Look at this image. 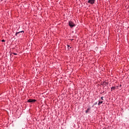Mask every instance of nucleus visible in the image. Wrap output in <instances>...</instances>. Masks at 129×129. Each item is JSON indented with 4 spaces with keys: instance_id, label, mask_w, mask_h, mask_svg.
<instances>
[{
    "instance_id": "4",
    "label": "nucleus",
    "mask_w": 129,
    "mask_h": 129,
    "mask_svg": "<svg viewBox=\"0 0 129 129\" xmlns=\"http://www.w3.org/2000/svg\"><path fill=\"white\" fill-rule=\"evenodd\" d=\"M88 3L91 5H93L95 3V0H88Z\"/></svg>"
},
{
    "instance_id": "10",
    "label": "nucleus",
    "mask_w": 129,
    "mask_h": 129,
    "mask_svg": "<svg viewBox=\"0 0 129 129\" xmlns=\"http://www.w3.org/2000/svg\"><path fill=\"white\" fill-rule=\"evenodd\" d=\"M96 104H97V102H95V103H94V105H96Z\"/></svg>"
},
{
    "instance_id": "15",
    "label": "nucleus",
    "mask_w": 129,
    "mask_h": 129,
    "mask_svg": "<svg viewBox=\"0 0 129 129\" xmlns=\"http://www.w3.org/2000/svg\"><path fill=\"white\" fill-rule=\"evenodd\" d=\"M94 106V105H93L92 106V107H93Z\"/></svg>"
},
{
    "instance_id": "1",
    "label": "nucleus",
    "mask_w": 129,
    "mask_h": 129,
    "mask_svg": "<svg viewBox=\"0 0 129 129\" xmlns=\"http://www.w3.org/2000/svg\"><path fill=\"white\" fill-rule=\"evenodd\" d=\"M24 33H25V31H19V32H16L15 33V36H16V37H20V36L23 35V34H24Z\"/></svg>"
},
{
    "instance_id": "13",
    "label": "nucleus",
    "mask_w": 129,
    "mask_h": 129,
    "mask_svg": "<svg viewBox=\"0 0 129 129\" xmlns=\"http://www.w3.org/2000/svg\"><path fill=\"white\" fill-rule=\"evenodd\" d=\"M10 57H12V53L10 54Z\"/></svg>"
},
{
    "instance_id": "2",
    "label": "nucleus",
    "mask_w": 129,
    "mask_h": 129,
    "mask_svg": "<svg viewBox=\"0 0 129 129\" xmlns=\"http://www.w3.org/2000/svg\"><path fill=\"white\" fill-rule=\"evenodd\" d=\"M69 25L70 26V27L71 28H73V27H75V24H74V23H73V22L72 21H69Z\"/></svg>"
},
{
    "instance_id": "8",
    "label": "nucleus",
    "mask_w": 129,
    "mask_h": 129,
    "mask_svg": "<svg viewBox=\"0 0 129 129\" xmlns=\"http://www.w3.org/2000/svg\"><path fill=\"white\" fill-rule=\"evenodd\" d=\"M70 48H71V47H70L69 45H68V49H70Z\"/></svg>"
},
{
    "instance_id": "5",
    "label": "nucleus",
    "mask_w": 129,
    "mask_h": 129,
    "mask_svg": "<svg viewBox=\"0 0 129 129\" xmlns=\"http://www.w3.org/2000/svg\"><path fill=\"white\" fill-rule=\"evenodd\" d=\"M91 110V107H89L85 111L86 113H89Z\"/></svg>"
},
{
    "instance_id": "11",
    "label": "nucleus",
    "mask_w": 129,
    "mask_h": 129,
    "mask_svg": "<svg viewBox=\"0 0 129 129\" xmlns=\"http://www.w3.org/2000/svg\"><path fill=\"white\" fill-rule=\"evenodd\" d=\"M13 54L14 55H18V54H17L16 53H15V52H13Z\"/></svg>"
},
{
    "instance_id": "3",
    "label": "nucleus",
    "mask_w": 129,
    "mask_h": 129,
    "mask_svg": "<svg viewBox=\"0 0 129 129\" xmlns=\"http://www.w3.org/2000/svg\"><path fill=\"white\" fill-rule=\"evenodd\" d=\"M36 101H37V100L36 99H29L27 100V102H28L29 103H31L32 102H36Z\"/></svg>"
},
{
    "instance_id": "6",
    "label": "nucleus",
    "mask_w": 129,
    "mask_h": 129,
    "mask_svg": "<svg viewBox=\"0 0 129 129\" xmlns=\"http://www.w3.org/2000/svg\"><path fill=\"white\" fill-rule=\"evenodd\" d=\"M102 103H103V101H100V99L99 100H98V105H100L101 104H102Z\"/></svg>"
},
{
    "instance_id": "16",
    "label": "nucleus",
    "mask_w": 129,
    "mask_h": 129,
    "mask_svg": "<svg viewBox=\"0 0 129 129\" xmlns=\"http://www.w3.org/2000/svg\"><path fill=\"white\" fill-rule=\"evenodd\" d=\"M117 88H118V86H117Z\"/></svg>"
},
{
    "instance_id": "12",
    "label": "nucleus",
    "mask_w": 129,
    "mask_h": 129,
    "mask_svg": "<svg viewBox=\"0 0 129 129\" xmlns=\"http://www.w3.org/2000/svg\"><path fill=\"white\" fill-rule=\"evenodd\" d=\"M101 100H103V97H101Z\"/></svg>"
},
{
    "instance_id": "9",
    "label": "nucleus",
    "mask_w": 129,
    "mask_h": 129,
    "mask_svg": "<svg viewBox=\"0 0 129 129\" xmlns=\"http://www.w3.org/2000/svg\"><path fill=\"white\" fill-rule=\"evenodd\" d=\"M1 42H6V40H5V39H3L1 40Z\"/></svg>"
},
{
    "instance_id": "7",
    "label": "nucleus",
    "mask_w": 129,
    "mask_h": 129,
    "mask_svg": "<svg viewBox=\"0 0 129 129\" xmlns=\"http://www.w3.org/2000/svg\"><path fill=\"white\" fill-rule=\"evenodd\" d=\"M111 91H112L113 90H114L115 89V87H112L111 88Z\"/></svg>"
},
{
    "instance_id": "14",
    "label": "nucleus",
    "mask_w": 129,
    "mask_h": 129,
    "mask_svg": "<svg viewBox=\"0 0 129 129\" xmlns=\"http://www.w3.org/2000/svg\"><path fill=\"white\" fill-rule=\"evenodd\" d=\"M119 86V87H121V85H120Z\"/></svg>"
}]
</instances>
